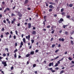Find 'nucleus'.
<instances>
[{"instance_id": "0e129e2a", "label": "nucleus", "mask_w": 74, "mask_h": 74, "mask_svg": "<svg viewBox=\"0 0 74 74\" xmlns=\"http://www.w3.org/2000/svg\"><path fill=\"white\" fill-rule=\"evenodd\" d=\"M12 24H14V21H12Z\"/></svg>"}, {"instance_id": "f8f14e48", "label": "nucleus", "mask_w": 74, "mask_h": 74, "mask_svg": "<svg viewBox=\"0 0 74 74\" xmlns=\"http://www.w3.org/2000/svg\"><path fill=\"white\" fill-rule=\"evenodd\" d=\"M34 51H32L30 53L31 55H34Z\"/></svg>"}, {"instance_id": "f03ea898", "label": "nucleus", "mask_w": 74, "mask_h": 74, "mask_svg": "<svg viewBox=\"0 0 74 74\" xmlns=\"http://www.w3.org/2000/svg\"><path fill=\"white\" fill-rule=\"evenodd\" d=\"M10 8H7L5 9V10H4V13H5L6 11H10Z\"/></svg>"}, {"instance_id": "c85d7f7f", "label": "nucleus", "mask_w": 74, "mask_h": 74, "mask_svg": "<svg viewBox=\"0 0 74 74\" xmlns=\"http://www.w3.org/2000/svg\"><path fill=\"white\" fill-rule=\"evenodd\" d=\"M6 55L7 54H6L4 53L3 54V56H4V57H5V56H6Z\"/></svg>"}, {"instance_id": "e2e57ef3", "label": "nucleus", "mask_w": 74, "mask_h": 74, "mask_svg": "<svg viewBox=\"0 0 74 74\" xmlns=\"http://www.w3.org/2000/svg\"><path fill=\"white\" fill-rule=\"evenodd\" d=\"M18 45V44H17V43H16L15 44V47H16Z\"/></svg>"}, {"instance_id": "3c124183", "label": "nucleus", "mask_w": 74, "mask_h": 74, "mask_svg": "<svg viewBox=\"0 0 74 74\" xmlns=\"http://www.w3.org/2000/svg\"><path fill=\"white\" fill-rule=\"evenodd\" d=\"M55 3H58V0H55Z\"/></svg>"}, {"instance_id": "de8ad7c7", "label": "nucleus", "mask_w": 74, "mask_h": 74, "mask_svg": "<svg viewBox=\"0 0 74 74\" xmlns=\"http://www.w3.org/2000/svg\"><path fill=\"white\" fill-rule=\"evenodd\" d=\"M43 30L44 32H46V29L45 28L43 29Z\"/></svg>"}, {"instance_id": "412c9836", "label": "nucleus", "mask_w": 74, "mask_h": 74, "mask_svg": "<svg viewBox=\"0 0 74 74\" xmlns=\"http://www.w3.org/2000/svg\"><path fill=\"white\" fill-rule=\"evenodd\" d=\"M66 13L64 12H63L61 13V14L62 15H64V14H65Z\"/></svg>"}, {"instance_id": "1a4fd4ad", "label": "nucleus", "mask_w": 74, "mask_h": 74, "mask_svg": "<svg viewBox=\"0 0 74 74\" xmlns=\"http://www.w3.org/2000/svg\"><path fill=\"white\" fill-rule=\"evenodd\" d=\"M30 54L29 53H28V54L26 55L25 56L26 58H28V57H29V56H30Z\"/></svg>"}, {"instance_id": "5701e85b", "label": "nucleus", "mask_w": 74, "mask_h": 74, "mask_svg": "<svg viewBox=\"0 0 74 74\" xmlns=\"http://www.w3.org/2000/svg\"><path fill=\"white\" fill-rule=\"evenodd\" d=\"M14 57L15 58H16V53H15L14 55Z\"/></svg>"}, {"instance_id": "69168bd1", "label": "nucleus", "mask_w": 74, "mask_h": 74, "mask_svg": "<svg viewBox=\"0 0 74 74\" xmlns=\"http://www.w3.org/2000/svg\"><path fill=\"white\" fill-rule=\"evenodd\" d=\"M4 28H2V31H4Z\"/></svg>"}, {"instance_id": "72a5a7b5", "label": "nucleus", "mask_w": 74, "mask_h": 74, "mask_svg": "<svg viewBox=\"0 0 74 74\" xmlns=\"http://www.w3.org/2000/svg\"><path fill=\"white\" fill-rule=\"evenodd\" d=\"M67 18H70V16L69 15H68L66 16Z\"/></svg>"}, {"instance_id": "39448f33", "label": "nucleus", "mask_w": 74, "mask_h": 74, "mask_svg": "<svg viewBox=\"0 0 74 74\" xmlns=\"http://www.w3.org/2000/svg\"><path fill=\"white\" fill-rule=\"evenodd\" d=\"M28 29H30V27H32V26L31 25V23H28Z\"/></svg>"}, {"instance_id": "aec40b11", "label": "nucleus", "mask_w": 74, "mask_h": 74, "mask_svg": "<svg viewBox=\"0 0 74 74\" xmlns=\"http://www.w3.org/2000/svg\"><path fill=\"white\" fill-rule=\"evenodd\" d=\"M56 45L55 44H53L52 45L51 47L52 48H54V47H55V46H56Z\"/></svg>"}, {"instance_id": "2f4dec72", "label": "nucleus", "mask_w": 74, "mask_h": 74, "mask_svg": "<svg viewBox=\"0 0 74 74\" xmlns=\"http://www.w3.org/2000/svg\"><path fill=\"white\" fill-rule=\"evenodd\" d=\"M42 24H44V26H45V21H43V23H42Z\"/></svg>"}, {"instance_id": "6e6d98bb", "label": "nucleus", "mask_w": 74, "mask_h": 74, "mask_svg": "<svg viewBox=\"0 0 74 74\" xmlns=\"http://www.w3.org/2000/svg\"><path fill=\"white\" fill-rule=\"evenodd\" d=\"M1 38H3V35H1Z\"/></svg>"}, {"instance_id": "473e14b6", "label": "nucleus", "mask_w": 74, "mask_h": 74, "mask_svg": "<svg viewBox=\"0 0 74 74\" xmlns=\"http://www.w3.org/2000/svg\"><path fill=\"white\" fill-rule=\"evenodd\" d=\"M50 27H51V26H50V25H49L47 26V28H50Z\"/></svg>"}, {"instance_id": "a18cd8bd", "label": "nucleus", "mask_w": 74, "mask_h": 74, "mask_svg": "<svg viewBox=\"0 0 74 74\" xmlns=\"http://www.w3.org/2000/svg\"><path fill=\"white\" fill-rule=\"evenodd\" d=\"M13 37L14 39H16V36L15 35H14Z\"/></svg>"}, {"instance_id": "79ce46f5", "label": "nucleus", "mask_w": 74, "mask_h": 74, "mask_svg": "<svg viewBox=\"0 0 74 74\" xmlns=\"http://www.w3.org/2000/svg\"><path fill=\"white\" fill-rule=\"evenodd\" d=\"M65 34H66V35H67V34H68V32H65Z\"/></svg>"}, {"instance_id": "37998d69", "label": "nucleus", "mask_w": 74, "mask_h": 74, "mask_svg": "<svg viewBox=\"0 0 74 74\" xmlns=\"http://www.w3.org/2000/svg\"><path fill=\"white\" fill-rule=\"evenodd\" d=\"M60 47H61V45H60V44H59L58 45V48H60Z\"/></svg>"}, {"instance_id": "bf43d9fd", "label": "nucleus", "mask_w": 74, "mask_h": 74, "mask_svg": "<svg viewBox=\"0 0 74 74\" xmlns=\"http://www.w3.org/2000/svg\"><path fill=\"white\" fill-rule=\"evenodd\" d=\"M38 52V50H36L35 52H36V53Z\"/></svg>"}, {"instance_id": "9b49d317", "label": "nucleus", "mask_w": 74, "mask_h": 74, "mask_svg": "<svg viewBox=\"0 0 74 74\" xmlns=\"http://www.w3.org/2000/svg\"><path fill=\"white\" fill-rule=\"evenodd\" d=\"M23 40L24 43H26V39H25V38H23Z\"/></svg>"}, {"instance_id": "4d7b16f0", "label": "nucleus", "mask_w": 74, "mask_h": 74, "mask_svg": "<svg viewBox=\"0 0 74 74\" xmlns=\"http://www.w3.org/2000/svg\"><path fill=\"white\" fill-rule=\"evenodd\" d=\"M15 21H16V19H15V18H14L13 19V21H14V22H15Z\"/></svg>"}, {"instance_id": "052dcab7", "label": "nucleus", "mask_w": 74, "mask_h": 74, "mask_svg": "<svg viewBox=\"0 0 74 74\" xmlns=\"http://www.w3.org/2000/svg\"><path fill=\"white\" fill-rule=\"evenodd\" d=\"M29 64V61H27V64Z\"/></svg>"}, {"instance_id": "58836bf2", "label": "nucleus", "mask_w": 74, "mask_h": 74, "mask_svg": "<svg viewBox=\"0 0 74 74\" xmlns=\"http://www.w3.org/2000/svg\"><path fill=\"white\" fill-rule=\"evenodd\" d=\"M44 19H46V18H47V16H44Z\"/></svg>"}, {"instance_id": "c03bdc74", "label": "nucleus", "mask_w": 74, "mask_h": 74, "mask_svg": "<svg viewBox=\"0 0 74 74\" xmlns=\"http://www.w3.org/2000/svg\"><path fill=\"white\" fill-rule=\"evenodd\" d=\"M15 32L16 34V35H18V31H17V30H16L15 31Z\"/></svg>"}, {"instance_id": "ea45409f", "label": "nucleus", "mask_w": 74, "mask_h": 74, "mask_svg": "<svg viewBox=\"0 0 74 74\" xmlns=\"http://www.w3.org/2000/svg\"><path fill=\"white\" fill-rule=\"evenodd\" d=\"M13 69H14V67H13V66H12L11 67V70H13Z\"/></svg>"}, {"instance_id": "c756f323", "label": "nucleus", "mask_w": 74, "mask_h": 74, "mask_svg": "<svg viewBox=\"0 0 74 74\" xmlns=\"http://www.w3.org/2000/svg\"><path fill=\"white\" fill-rule=\"evenodd\" d=\"M63 11H64V9L62 8L61 10V12H63Z\"/></svg>"}, {"instance_id": "e433bc0d", "label": "nucleus", "mask_w": 74, "mask_h": 74, "mask_svg": "<svg viewBox=\"0 0 74 74\" xmlns=\"http://www.w3.org/2000/svg\"><path fill=\"white\" fill-rule=\"evenodd\" d=\"M55 69L56 70H59V67H56L55 68Z\"/></svg>"}, {"instance_id": "20e7f679", "label": "nucleus", "mask_w": 74, "mask_h": 74, "mask_svg": "<svg viewBox=\"0 0 74 74\" xmlns=\"http://www.w3.org/2000/svg\"><path fill=\"white\" fill-rule=\"evenodd\" d=\"M59 58V56H58L56 58H55L54 59H52L51 60V61H52L53 60H55L56 59H58V58Z\"/></svg>"}, {"instance_id": "13d9d810", "label": "nucleus", "mask_w": 74, "mask_h": 74, "mask_svg": "<svg viewBox=\"0 0 74 74\" xmlns=\"http://www.w3.org/2000/svg\"><path fill=\"white\" fill-rule=\"evenodd\" d=\"M11 37H12L11 35H10V36H9V38H11Z\"/></svg>"}, {"instance_id": "2eb2a0df", "label": "nucleus", "mask_w": 74, "mask_h": 74, "mask_svg": "<svg viewBox=\"0 0 74 74\" xmlns=\"http://www.w3.org/2000/svg\"><path fill=\"white\" fill-rule=\"evenodd\" d=\"M69 6L70 7H72V6H73V5L72 4H71L69 5Z\"/></svg>"}, {"instance_id": "f3484780", "label": "nucleus", "mask_w": 74, "mask_h": 74, "mask_svg": "<svg viewBox=\"0 0 74 74\" xmlns=\"http://www.w3.org/2000/svg\"><path fill=\"white\" fill-rule=\"evenodd\" d=\"M31 41L32 42V44L34 43V40L33 39L31 40Z\"/></svg>"}, {"instance_id": "774afa93", "label": "nucleus", "mask_w": 74, "mask_h": 74, "mask_svg": "<svg viewBox=\"0 0 74 74\" xmlns=\"http://www.w3.org/2000/svg\"><path fill=\"white\" fill-rule=\"evenodd\" d=\"M72 63H73V64H74V61H71Z\"/></svg>"}, {"instance_id": "4468645a", "label": "nucleus", "mask_w": 74, "mask_h": 74, "mask_svg": "<svg viewBox=\"0 0 74 74\" xmlns=\"http://www.w3.org/2000/svg\"><path fill=\"white\" fill-rule=\"evenodd\" d=\"M71 43L72 45H74V42H73V40H71Z\"/></svg>"}, {"instance_id": "ddd939ff", "label": "nucleus", "mask_w": 74, "mask_h": 74, "mask_svg": "<svg viewBox=\"0 0 74 74\" xmlns=\"http://www.w3.org/2000/svg\"><path fill=\"white\" fill-rule=\"evenodd\" d=\"M53 7V6L52 5H50L49 6V8H52Z\"/></svg>"}, {"instance_id": "a878e982", "label": "nucleus", "mask_w": 74, "mask_h": 74, "mask_svg": "<svg viewBox=\"0 0 74 74\" xmlns=\"http://www.w3.org/2000/svg\"><path fill=\"white\" fill-rule=\"evenodd\" d=\"M58 65V63H56V64L55 65V67H57Z\"/></svg>"}, {"instance_id": "bb28decb", "label": "nucleus", "mask_w": 74, "mask_h": 74, "mask_svg": "<svg viewBox=\"0 0 74 74\" xmlns=\"http://www.w3.org/2000/svg\"><path fill=\"white\" fill-rule=\"evenodd\" d=\"M60 21H61V22H63V21L64 20H63V19L61 18L60 19Z\"/></svg>"}, {"instance_id": "cd10ccee", "label": "nucleus", "mask_w": 74, "mask_h": 74, "mask_svg": "<svg viewBox=\"0 0 74 74\" xmlns=\"http://www.w3.org/2000/svg\"><path fill=\"white\" fill-rule=\"evenodd\" d=\"M49 12H51L52 11V9H50L49 10Z\"/></svg>"}, {"instance_id": "09e8293b", "label": "nucleus", "mask_w": 74, "mask_h": 74, "mask_svg": "<svg viewBox=\"0 0 74 74\" xmlns=\"http://www.w3.org/2000/svg\"><path fill=\"white\" fill-rule=\"evenodd\" d=\"M27 9L28 10H31V8H27Z\"/></svg>"}, {"instance_id": "5fc2aeb1", "label": "nucleus", "mask_w": 74, "mask_h": 74, "mask_svg": "<svg viewBox=\"0 0 74 74\" xmlns=\"http://www.w3.org/2000/svg\"><path fill=\"white\" fill-rule=\"evenodd\" d=\"M3 22L4 23H6V21L5 20H4Z\"/></svg>"}, {"instance_id": "0eeeda50", "label": "nucleus", "mask_w": 74, "mask_h": 74, "mask_svg": "<svg viewBox=\"0 0 74 74\" xmlns=\"http://www.w3.org/2000/svg\"><path fill=\"white\" fill-rule=\"evenodd\" d=\"M32 34L33 35H35L36 34V32L35 31H33L32 33Z\"/></svg>"}, {"instance_id": "423d86ee", "label": "nucleus", "mask_w": 74, "mask_h": 74, "mask_svg": "<svg viewBox=\"0 0 74 74\" xmlns=\"http://www.w3.org/2000/svg\"><path fill=\"white\" fill-rule=\"evenodd\" d=\"M28 3H29V1L28 0H25V1L24 4H27Z\"/></svg>"}, {"instance_id": "864d4df0", "label": "nucleus", "mask_w": 74, "mask_h": 74, "mask_svg": "<svg viewBox=\"0 0 74 74\" xmlns=\"http://www.w3.org/2000/svg\"><path fill=\"white\" fill-rule=\"evenodd\" d=\"M5 4V2L4 1H3L2 2V4H3V5H4V4Z\"/></svg>"}, {"instance_id": "9d476101", "label": "nucleus", "mask_w": 74, "mask_h": 74, "mask_svg": "<svg viewBox=\"0 0 74 74\" xmlns=\"http://www.w3.org/2000/svg\"><path fill=\"white\" fill-rule=\"evenodd\" d=\"M49 4H51V5H55V3L52 2H49Z\"/></svg>"}, {"instance_id": "603ef678", "label": "nucleus", "mask_w": 74, "mask_h": 74, "mask_svg": "<svg viewBox=\"0 0 74 74\" xmlns=\"http://www.w3.org/2000/svg\"><path fill=\"white\" fill-rule=\"evenodd\" d=\"M62 41H64V39L63 38H62L61 40Z\"/></svg>"}, {"instance_id": "49530a36", "label": "nucleus", "mask_w": 74, "mask_h": 74, "mask_svg": "<svg viewBox=\"0 0 74 74\" xmlns=\"http://www.w3.org/2000/svg\"><path fill=\"white\" fill-rule=\"evenodd\" d=\"M60 60H59L58 61V64H60Z\"/></svg>"}, {"instance_id": "7ed1b4c3", "label": "nucleus", "mask_w": 74, "mask_h": 74, "mask_svg": "<svg viewBox=\"0 0 74 74\" xmlns=\"http://www.w3.org/2000/svg\"><path fill=\"white\" fill-rule=\"evenodd\" d=\"M26 39H28V40H30V35H28V36H26Z\"/></svg>"}, {"instance_id": "6e6552de", "label": "nucleus", "mask_w": 74, "mask_h": 74, "mask_svg": "<svg viewBox=\"0 0 74 74\" xmlns=\"http://www.w3.org/2000/svg\"><path fill=\"white\" fill-rule=\"evenodd\" d=\"M51 65H52V66H53V62H52V63H50L49 64V66L51 67Z\"/></svg>"}, {"instance_id": "7c9ffc66", "label": "nucleus", "mask_w": 74, "mask_h": 74, "mask_svg": "<svg viewBox=\"0 0 74 74\" xmlns=\"http://www.w3.org/2000/svg\"><path fill=\"white\" fill-rule=\"evenodd\" d=\"M18 16H20V17H22V15L21 14H18Z\"/></svg>"}, {"instance_id": "680f3d73", "label": "nucleus", "mask_w": 74, "mask_h": 74, "mask_svg": "<svg viewBox=\"0 0 74 74\" xmlns=\"http://www.w3.org/2000/svg\"><path fill=\"white\" fill-rule=\"evenodd\" d=\"M33 30H36V27H33Z\"/></svg>"}, {"instance_id": "f257e3e1", "label": "nucleus", "mask_w": 74, "mask_h": 74, "mask_svg": "<svg viewBox=\"0 0 74 74\" xmlns=\"http://www.w3.org/2000/svg\"><path fill=\"white\" fill-rule=\"evenodd\" d=\"M1 62H2V63L3 64H4V67H5L7 66V62L5 61L4 60L3 61H2V60H1Z\"/></svg>"}, {"instance_id": "393cba45", "label": "nucleus", "mask_w": 74, "mask_h": 74, "mask_svg": "<svg viewBox=\"0 0 74 74\" xmlns=\"http://www.w3.org/2000/svg\"><path fill=\"white\" fill-rule=\"evenodd\" d=\"M36 67V64H34L33 65V67Z\"/></svg>"}, {"instance_id": "a19ab883", "label": "nucleus", "mask_w": 74, "mask_h": 74, "mask_svg": "<svg viewBox=\"0 0 74 74\" xmlns=\"http://www.w3.org/2000/svg\"><path fill=\"white\" fill-rule=\"evenodd\" d=\"M23 72H24V71L23 70H22L21 71V73H20L21 74H22V73H23Z\"/></svg>"}, {"instance_id": "c9c22d12", "label": "nucleus", "mask_w": 74, "mask_h": 74, "mask_svg": "<svg viewBox=\"0 0 74 74\" xmlns=\"http://www.w3.org/2000/svg\"><path fill=\"white\" fill-rule=\"evenodd\" d=\"M21 45H23V42H21Z\"/></svg>"}, {"instance_id": "dca6fc26", "label": "nucleus", "mask_w": 74, "mask_h": 74, "mask_svg": "<svg viewBox=\"0 0 74 74\" xmlns=\"http://www.w3.org/2000/svg\"><path fill=\"white\" fill-rule=\"evenodd\" d=\"M68 59H69V60H72V59L70 57H69L68 58Z\"/></svg>"}, {"instance_id": "f704fd0d", "label": "nucleus", "mask_w": 74, "mask_h": 74, "mask_svg": "<svg viewBox=\"0 0 74 74\" xmlns=\"http://www.w3.org/2000/svg\"><path fill=\"white\" fill-rule=\"evenodd\" d=\"M59 51V50H56L55 51V52L56 53H57V52H58Z\"/></svg>"}, {"instance_id": "4be33fe9", "label": "nucleus", "mask_w": 74, "mask_h": 74, "mask_svg": "<svg viewBox=\"0 0 74 74\" xmlns=\"http://www.w3.org/2000/svg\"><path fill=\"white\" fill-rule=\"evenodd\" d=\"M5 34L6 36H7V35H8V34H9V33L8 32H7L6 33H5Z\"/></svg>"}, {"instance_id": "a211bd4d", "label": "nucleus", "mask_w": 74, "mask_h": 74, "mask_svg": "<svg viewBox=\"0 0 74 74\" xmlns=\"http://www.w3.org/2000/svg\"><path fill=\"white\" fill-rule=\"evenodd\" d=\"M11 16H16V15L15 14H14V13H12L11 14Z\"/></svg>"}, {"instance_id": "338daca9", "label": "nucleus", "mask_w": 74, "mask_h": 74, "mask_svg": "<svg viewBox=\"0 0 74 74\" xmlns=\"http://www.w3.org/2000/svg\"><path fill=\"white\" fill-rule=\"evenodd\" d=\"M10 33L11 34H13V32H12V31H10Z\"/></svg>"}, {"instance_id": "b1692460", "label": "nucleus", "mask_w": 74, "mask_h": 74, "mask_svg": "<svg viewBox=\"0 0 74 74\" xmlns=\"http://www.w3.org/2000/svg\"><path fill=\"white\" fill-rule=\"evenodd\" d=\"M18 51V49H16L14 51V53H16Z\"/></svg>"}, {"instance_id": "8fccbe9b", "label": "nucleus", "mask_w": 74, "mask_h": 74, "mask_svg": "<svg viewBox=\"0 0 74 74\" xmlns=\"http://www.w3.org/2000/svg\"><path fill=\"white\" fill-rule=\"evenodd\" d=\"M54 32H55V30H53V31H52L51 32V33L52 34H53V33H54Z\"/></svg>"}, {"instance_id": "6ab92c4d", "label": "nucleus", "mask_w": 74, "mask_h": 74, "mask_svg": "<svg viewBox=\"0 0 74 74\" xmlns=\"http://www.w3.org/2000/svg\"><path fill=\"white\" fill-rule=\"evenodd\" d=\"M64 73V71H62L60 72V74H61Z\"/></svg>"}, {"instance_id": "4c0bfd02", "label": "nucleus", "mask_w": 74, "mask_h": 74, "mask_svg": "<svg viewBox=\"0 0 74 74\" xmlns=\"http://www.w3.org/2000/svg\"><path fill=\"white\" fill-rule=\"evenodd\" d=\"M64 59V58H62L61 59V60H60V61H62V60H63V59Z\"/></svg>"}]
</instances>
